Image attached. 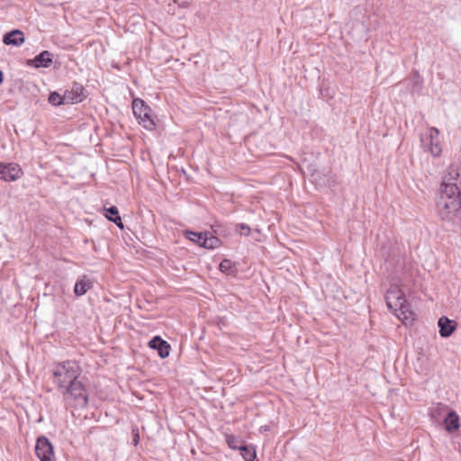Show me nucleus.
<instances>
[{
  "label": "nucleus",
  "mask_w": 461,
  "mask_h": 461,
  "mask_svg": "<svg viewBox=\"0 0 461 461\" xmlns=\"http://www.w3.org/2000/svg\"><path fill=\"white\" fill-rule=\"evenodd\" d=\"M82 373L79 364L74 360L63 361L56 364L52 369L54 384L64 389L68 384L77 380Z\"/></svg>",
  "instance_id": "nucleus-1"
},
{
  "label": "nucleus",
  "mask_w": 461,
  "mask_h": 461,
  "mask_svg": "<svg viewBox=\"0 0 461 461\" xmlns=\"http://www.w3.org/2000/svg\"><path fill=\"white\" fill-rule=\"evenodd\" d=\"M461 208V196L458 192L452 194L449 191L440 188L437 200L438 214L443 221H451Z\"/></svg>",
  "instance_id": "nucleus-2"
},
{
  "label": "nucleus",
  "mask_w": 461,
  "mask_h": 461,
  "mask_svg": "<svg viewBox=\"0 0 461 461\" xmlns=\"http://www.w3.org/2000/svg\"><path fill=\"white\" fill-rule=\"evenodd\" d=\"M387 307L402 320L413 319L412 312L405 298L404 293L398 286H392L385 294Z\"/></svg>",
  "instance_id": "nucleus-3"
},
{
  "label": "nucleus",
  "mask_w": 461,
  "mask_h": 461,
  "mask_svg": "<svg viewBox=\"0 0 461 461\" xmlns=\"http://www.w3.org/2000/svg\"><path fill=\"white\" fill-rule=\"evenodd\" d=\"M64 400L75 406L85 407L88 402L87 392L81 381L75 380L62 389Z\"/></svg>",
  "instance_id": "nucleus-4"
},
{
  "label": "nucleus",
  "mask_w": 461,
  "mask_h": 461,
  "mask_svg": "<svg viewBox=\"0 0 461 461\" xmlns=\"http://www.w3.org/2000/svg\"><path fill=\"white\" fill-rule=\"evenodd\" d=\"M132 110L140 124H142L149 131H152L155 128L152 110L142 99L135 98L133 100Z\"/></svg>",
  "instance_id": "nucleus-5"
},
{
  "label": "nucleus",
  "mask_w": 461,
  "mask_h": 461,
  "mask_svg": "<svg viewBox=\"0 0 461 461\" xmlns=\"http://www.w3.org/2000/svg\"><path fill=\"white\" fill-rule=\"evenodd\" d=\"M440 188L449 191L452 194L458 192L461 194V165L451 164L444 177Z\"/></svg>",
  "instance_id": "nucleus-6"
},
{
  "label": "nucleus",
  "mask_w": 461,
  "mask_h": 461,
  "mask_svg": "<svg viewBox=\"0 0 461 461\" xmlns=\"http://www.w3.org/2000/svg\"><path fill=\"white\" fill-rule=\"evenodd\" d=\"M35 452L41 461H55L53 447L46 437L37 439Z\"/></svg>",
  "instance_id": "nucleus-7"
},
{
  "label": "nucleus",
  "mask_w": 461,
  "mask_h": 461,
  "mask_svg": "<svg viewBox=\"0 0 461 461\" xmlns=\"http://www.w3.org/2000/svg\"><path fill=\"white\" fill-rule=\"evenodd\" d=\"M23 175L21 167L16 163H0V178L5 181H15Z\"/></svg>",
  "instance_id": "nucleus-8"
},
{
  "label": "nucleus",
  "mask_w": 461,
  "mask_h": 461,
  "mask_svg": "<svg viewBox=\"0 0 461 461\" xmlns=\"http://www.w3.org/2000/svg\"><path fill=\"white\" fill-rule=\"evenodd\" d=\"M84 87L79 84H74L71 89L66 90L63 99L67 104H77L84 100Z\"/></svg>",
  "instance_id": "nucleus-9"
},
{
  "label": "nucleus",
  "mask_w": 461,
  "mask_h": 461,
  "mask_svg": "<svg viewBox=\"0 0 461 461\" xmlns=\"http://www.w3.org/2000/svg\"><path fill=\"white\" fill-rule=\"evenodd\" d=\"M429 151L434 157H438L442 152L441 143L439 141V131L435 127L429 129Z\"/></svg>",
  "instance_id": "nucleus-10"
},
{
  "label": "nucleus",
  "mask_w": 461,
  "mask_h": 461,
  "mask_svg": "<svg viewBox=\"0 0 461 461\" xmlns=\"http://www.w3.org/2000/svg\"><path fill=\"white\" fill-rule=\"evenodd\" d=\"M149 346L153 349H157L159 357L162 358L167 357L169 356V344L158 336L154 337L149 342Z\"/></svg>",
  "instance_id": "nucleus-11"
},
{
  "label": "nucleus",
  "mask_w": 461,
  "mask_h": 461,
  "mask_svg": "<svg viewBox=\"0 0 461 461\" xmlns=\"http://www.w3.org/2000/svg\"><path fill=\"white\" fill-rule=\"evenodd\" d=\"M439 334L443 338L449 337L456 329V322L449 320L446 316H442L438 320Z\"/></svg>",
  "instance_id": "nucleus-12"
},
{
  "label": "nucleus",
  "mask_w": 461,
  "mask_h": 461,
  "mask_svg": "<svg viewBox=\"0 0 461 461\" xmlns=\"http://www.w3.org/2000/svg\"><path fill=\"white\" fill-rule=\"evenodd\" d=\"M25 41L24 34L20 30H14L10 32H7L4 36V43L5 45H14V46H20L22 45Z\"/></svg>",
  "instance_id": "nucleus-13"
},
{
  "label": "nucleus",
  "mask_w": 461,
  "mask_h": 461,
  "mask_svg": "<svg viewBox=\"0 0 461 461\" xmlns=\"http://www.w3.org/2000/svg\"><path fill=\"white\" fill-rule=\"evenodd\" d=\"M30 63L36 68H49L52 63V54L48 50H44L31 60Z\"/></svg>",
  "instance_id": "nucleus-14"
},
{
  "label": "nucleus",
  "mask_w": 461,
  "mask_h": 461,
  "mask_svg": "<svg viewBox=\"0 0 461 461\" xmlns=\"http://www.w3.org/2000/svg\"><path fill=\"white\" fill-rule=\"evenodd\" d=\"M445 429L448 432L456 431L459 429V417L455 411H447L444 419Z\"/></svg>",
  "instance_id": "nucleus-15"
},
{
  "label": "nucleus",
  "mask_w": 461,
  "mask_h": 461,
  "mask_svg": "<svg viewBox=\"0 0 461 461\" xmlns=\"http://www.w3.org/2000/svg\"><path fill=\"white\" fill-rule=\"evenodd\" d=\"M92 287L93 284L91 280L87 276H84L76 283L74 293L76 294V295L81 296L84 295Z\"/></svg>",
  "instance_id": "nucleus-16"
},
{
  "label": "nucleus",
  "mask_w": 461,
  "mask_h": 461,
  "mask_svg": "<svg viewBox=\"0 0 461 461\" xmlns=\"http://www.w3.org/2000/svg\"><path fill=\"white\" fill-rule=\"evenodd\" d=\"M107 213L105 214L106 218L114 222L120 229H123V224L122 221V218L119 214V211L116 206H111L106 209Z\"/></svg>",
  "instance_id": "nucleus-17"
},
{
  "label": "nucleus",
  "mask_w": 461,
  "mask_h": 461,
  "mask_svg": "<svg viewBox=\"0 0 461 461\" xmlns=\"http://www.w3.org/2000/svg\"><path fill=\"white\" fill-rule=\"evenodd\" d=\"M221 245V240L216 236H213L208 232L204 233V239L203 240V247L205 249H216Z\"/></svg>",
  "instance_id": "nucleus-18"
},
{
  "label": "nucleus",
  "mask_w": 461,
  "mask_h": 461,
  "mask_svg": "<svg viewBox=\"0 0 461 461\" xmlns=\"http://www.w3.org/2000/svg\"><path fill=\"white\" fill-rule=\"evenodd\" d=\"M239 450L245 461H253L256 457V450L252 446L242 445Z\"/></svg>",
  "instance_id": "nucleus-19"
},
{
  "label": "nucleus",
  "mask_w": 461,
  "mask_h": 461,
  "mask_svg": "<svg viewBox=\"0 0 461 461\" xmlns=\"http://www.w3.org/2000/svg\"><path fill=\"white\" fill-rule=\"evenodd\" d=\"M219 267L222 273L230 275V276H233L236 273V267H235L234 264L232 263L231 260L227 259V258L223 259L220 263Z\"/></svg>",
  "instance_id": "nucleus-20"
},
{
  "label": "nucleus",
  "mask_w": 461,
  "mask_h": 461,
  "mask_svg": "<svg viewBox=\"0 0 461 461\" xmlns=\"http://www.w3.org/2000/svg\"><path fill=\"white\" fill-rule=\"evenodd\" d=\"M185 237L197 243L199 246L203 247V240L204 239V233L203 232H194V231H186Z\"/></svg>",
  "instance_id": "nucleus-21"
},
{
  "label": "nucleus",
  "mask_w": 461,
  "mask_h": 461,
  "mask_svg": "<svg viewBox=\"0 0 461 461\" xmlns=\"http://www.w3.org/2000/svg\"><path fill=\"white\" fill-rule=\"evenodd\" d=\"M226 442L228 446L232 449H240L243 445L241 440L233 435H227Z\"/></svg>",
  "instance_id": "nucleus-22"
},
{
  "label": "nucleus",
  "mask_w": 461,
  "mask_h": 461,
  "mask_svg": "<svg viewBox=\"0 0 461 461\" xmlns=\"http://www.w3.org/2000/svg\"><path fill=\"white\" fill-rule=\"evenodd\" d=\"M49 102L53 105H60L67 104V102H65V99H63V95H60L57 92H53L50 95Z\"/></svg>",
  "instance_id": "nucleus-23"
},
{
  "label": "nucleus",
  "mask_w": 461,
  "mask_h": 461,
  "mask_svg": "<svg viewBox=\"0 0 461 461\" xmlns=\"http://www.w3.org/2000/svg\"><path fill=\"white\" fill-rule=\"evenodd\" d=\"M236 231L240 235L249 236L250 233V227L245 223H239L236 225Z\"/></svg>",
  "instance_id": "nucleus-24"
},
{
  "label": "nucleus",
  "mask_w": 461,
  "mask_h": 461,
  "mask_svg": "<svg viewBox=\"0 0 461 461\" xmlns=\"http://www.w3.org/2000/svg\"><path fill=\"white\" fill-rule=\"evenodd\" d=\"M174 3L181 8H187L190 5L187 0H174Z\"/></svg>",
  "instance_id": "nucleus-25"
},
{
  "label": "nucleus",
  "mask_w": 461,
  "mask_h": 461,
  "mask_svg": "<svg viewBox=\"0 0 461 461\" xmlns=\"http://www.w3.org/2000/svg\"><path fill=\"white\" fill-rule=\"evenodd\" d=\"M133 434H134L133 443H134V445H137L140 440V435H139L138 429H133Z\"/></svg>",
  "instance_id": "nucleus-26"
},
{
  "label": "nucleus",
  "mask_w": 461,
  "mask_h": 461,
  "mask_svg": "<svg viewBox=\"0 0 461 461\" xmlns=\"http://www.w3.org/2000/svg\"><path fill=\"white\" fill-rule=\"evenodd\" d=\"M438 409L447 410V406L440 404Z\"/></svg>",
  "instance_id": "nucleus-27"
},
{
  "label": "nucleus",
  "mask_w": 461,
  "mask_h": 461,
  "mask_svg": "<svg viewBox=\"0 0 461 461\" xmlns=\"http://www.w3.org/2000/svg\"><path fill=\"white\" fill-rule=\"evenodd\" d=\"M3 79H4L3 73L0 71V84L3 82Z\"/></svg>",
  "instance_id": "nucleus-28"
},
{
  "label": "nucleus",
  "mask_w": 461,
  "mask_h": 461,
  "mask_svg": "<svg viewBox=\"0 0 461 461\" xmlns=\"http://www.w3.org/2000/svg\"><path fill=\"white\" fill-rule=\"evenodd\" d=\"M263 429L267 430L268 429H267V427H261V430H263Z\"/></svg>",
  "instance_id": "nucleus-29"
}]
</instances>
